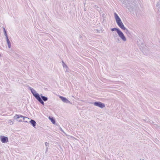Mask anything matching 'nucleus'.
Listing matches in <instances>:
<instances>
[{
  "label": "nucleus",
  "instance_id": "obj_24",
  "mask_svg": "<svg viewBox=\"0 0 160 160\" xmlns=\"http://www.w3.org/2000/svg\"><path fill=\"white\" fill-rule=\"evenodd\" d=\"M48 147H47L46 148V153L48 151Z\"/></svg>",
  "mask_w": 160,
  "mask_h": 160
},
{
  "label": "nucleus",
  "instance_id": "obj_21",
  "mask_svg": "<svg viewBox=\"0 0 160 160\" xmlns=\"http://www.w3.org/2000/svg\"><path fill=\"white\" fill-rule=\"evenodd\" d=\"M29 120H29H27L26 119H25V120H24V122H28V120Z\"/></svg>",
  "mask_w": 160,
  "mask_h": 160
},
{
  "label": "nucleus",
  "instance_id": "obj_6",
  "mask_svg": "<svg viewBox=\"0 0 160 160\" xmlns=\"http://www.w3.org/2000/svg\"><path fill=\"white\" fill-rule=\"evenodd\" d=\"M118 34L122 40L124 41H126L127 39L121 30L119 32Z\"/></svg>",
  "mask_w": 160,
  "mask_h": 160
},
{
  "label": "nucleus",
  "instance_id": "obj_7",
  "mask_svg": "<svg viewBox=\"0 0 160 160\" xmlns=\"http://www.w3.org/2000/svg\"><path fill=\"white\" fill-rule=\"evenodd\" d=\"M59 98L62 100L64 103H70V102L66 98L59 96Z\"/></svg>",
  "mask_w": 160,
  "mask_h": 160
},
{
  "label": "nucleus",
  "instance_id": "obj_8",
  "mask_svg": "<svg viewBox=\"0 0 160 160\" xmlns=\"http://www.w3.org/2000/svg\"><path fill=\"white\" fill-rule=\"evenodd\" d=\"M41 104L43 105H44V101L42 100L40 96L36 99Z\"/></svg>",
  "mask_w": 160,
  "mask_h": 160
},
{
  "label": "nucleus",
  "instance_id": "obj_4",
  "mask_svg": "<svg viewBox=\"0 0 160 160\" xmlns=\"http://www.w3.org/2000/svg\"><path fill=\"white\" fill-rule=\"evenodd\" d=\"M93 104L96 106H98L101 108H103L105 107V104L100 102H96L93 103Z\"/></svg>",
  "mask_w": 160,
  "mask_h": 160
},
{
  "label": "nucleus",
  "instance_id": "obj_25",
  "mask_svg": "<svg viewBox=\"0 0 160 160\" xmlns=\"http://www.w3.org/2000/svg\"><path fill=\"white\" fill-rule=\"evenodd\" d=\"M117 39L118 41H120V40L119 38H117Z\"/></svg>",
  "mask_w": 160,
  "mask_h": 160
},
{
  "label": "nucleus",
  "instance_id": "obj_23",
  "mask_svg": "<svg viewBox=\"0 0 160 160\" xmlns=\"http://www.w3.org/2000/svg\"><path fill=\"white\" fill-rule=\"evenodd\" d=\"M98 8V6H97L95 5L94 6V8Z\"/></svg>",
  "mask_w": 160,
  "mask_h": 160
},
{
  "label": "nucleus",
  "instance_id": "obj_30",
  "mask_svg": "<svg viewBox=\"0 0 160 160\" xmlns=\"http://www.w3.org/2000/svg\"><path fill=\"white\" fill-rule=\"evenodd\" d=\"M142 45H144V44L142 43Z\"/></svg>",
  "mask_w": 160,
  "mask_h": 160
},
{
  "label": "nucleus",
  "instance_id": "obj_29",
  "mask_svg": "<svg viewBox=\"0 0 160 160\" xmlns=\"http://www.w3.org/2000/svg\"><path fill=\"white\" fill-rule=\"evenodd\" d=\"M145 55H148V53H147L146 54H145Z\"/></svg>",
  "mask_w": 160,
  "mask_h": 160
},
{
  "label": "nucleus",
  "instance_id": "obj_9",
  "mask_svg": "<svg viewBox=\"0 0 160 160\" xmlns=\"http://www.w3.org/2000/svg\"><path fill=\"white\" fill-rule=\"evenodd\" d=\"M29 123H30V124L32 125V126L33 127H34V128L35 127L36 125V123L34 120H33V119H31L29 121Z\"/></svg>",
  "mask_w": 160,
  "mask_h": 160
},
{
  "label": "nucleus",
  "instance_id": "obj_17",
  "mask_svg": "<svg viewBox=\"0 0 160 160\" xmlns=\"http://www.w3.org/2000/svg\"><path fill=\"white\" fill-rule=\"evenodd\" d=\"M62 65L63 68H66V69L68 68L67 65L63 61H62Z\"/></svg>",
  "mask_w": 160,
  "mask_h": 160
},
{
  "label": "nucleus",
  "instance_id": "obj_12",
  "mask_svg": "<svg viewBox=\"0 0 160 160\" xmlns=\"http://www.w3.org/2000/svg\"><path fill=\"white\" fill-rule=\"evenodd\" d=\"M111 30L112 31V32L114 31H116L117 33H118L120 31L119 28H111Z\"/></svg>",
  "mask_w": 160,
  "mask_h": 160
},
{
  "label": "nucleus",
  "instance_id": "obj_16",
  "mask_svg": "<svg viewBox=\"0 0 160 160\" xmlns=\"http://www.w3.org/2000/svg\"><path fill=\"white\" fill-rule=\"evenodd\" d=\"M123 30L125 31V32L126 33L128 36L130 35V31L129 30H128L126 28V29H123Z\"/></svg>",
  "mask_w": 160,
  "mask_h": 160
},
{
  "label": "nucleus",
  "instance_id": "obj_26",
  "mask_svg": "<svg viewBox=\"0 0 160 160\" xmlns=\"http://www.w3.org/2000/svg\"><path fill=\"white\" fill-rule=\"evenodd\" d=\"M159 3V5H160V1L158 2V3H157V5Z\"/></svg>",
  "mask_w": 160,
  "mask_h": 160
},
{
  "label": "nucleus",
  "instance_id": "obj_27",
  "mask_svg": "<svg viewBox=\"0 0 160 160\" xmlns=\"http://www.w3.org/2000/svg\"><path fill=\"white\" fill-rule=\"evenodd\" d=\"M143 51H143V53H146V52H145V50H143Z\"/></svg>",
  "mask_w": 160,
  "mask_h": 160
},
{
  "label": "nucleus",
  "instance_id": "obj_15",
  "mask_svg": "<svg viewBox=\"0 0 160 160\" xmlns=\"http://www.w3.org/2000/svg\"><path fill=\"white\" fill-rule=\"evenodd\" d=\"M5 38H6V40L7 42V43L8 45V47L9 48H10V44L9 41V40L8 39V36H6V37H5Z\"/></svg>",
  "mask_w": 160,
  "mask_h": 160
},
{
  "label": "nucleus",
  "instance_id": "obj_14",
  "mask_svg": "<svg viewBox=\"0 0 160 160\" xmlns=\"http://www.w3.org/2000/svg\"><path fill=\"white\" fill-rule=\"evenodd\" d=\"M49 119L51 120V122L53 124H55V120L53 117L50 116L49 117Z\"/></svg>",
  "mask_w": 160,
  "mask_h": 160
},
{
  "label": "nucleus",
  "instance_id": "obj_22",
  "mask_svg": "<svg viewBox=\"0 0 160 160\" xmlns=\"http://www.w3.org/2000/svg\"><path fill=\"white\" fill-rule=\"evenodd\" d=\"M113 36L114 38H116L118 37V36L117 34L116 33L115 35H113Z\"/></svg>",
  "mask_w": 160,
  "mask_h": 160
},
{
  "label": "nucleus",
  "instance_id": "obj_10",
  "mask_svg": "<svg viewBox=\"0 0 160 160\" xmlns=\"http://www.w3.org/2000/svg\"><path fill=\"white\" fill-rule=\"evenodd\" d=\"M11 53L12 54V56L13 57L15 58H17L18 57H19V56L16 53H14L13 50H11Z\"/></svg>",
  "mask_w": 160,
  "mask_h": 160
},
{
  "label": "nucleus",
  "instance_id": "obj_3",
  "mask_svg": "<svg viewBox=\"0 0 160 160\" xmlns=\"http://www.w3.org/2000/svg\"><path fill=\"white\" fill-rule=\"evenodd\" d=\"M29 88L36 99L40 96V95L38 93H37L35 90L30 87H29Z\"/></svg>",
  "mask_w": 160,
  "mask_h": 160
},
{
  "label": "nucleus",
  "instance_id": "obj_19",
  "mask_svg": "<svg viewBox=\"0 0 160 160\" xmlns=\"http://www.w3.org/2000/svg\"><path fill=\"white\" fill-rule=\"evenodd\" d=\"M4 34L5 36V37H6V36H8L7 34V33H6V32L5 31V29L4 28Z\"/></svg>",
  "mask_w": 160,
  "mask_h": 160
},
{
  "label": "nucleus",
  "instance_id": "obj_1",
  "mask_svg": "<svg viewBox=\"0 0 160 160\" xmlns=\"http://www.w3.org/2000/svg\"><path fill=\"white\" fill-rule=\"evenodd\" d=\"M114 15L117 23L118 26L123 30V29H126V28L124 27L120 18L117 14L116 12H114Z\"/></svg>",
  "mask_w": 160,
  "mask_h": 160
},
{
  "label": "nucleus",
  "instance_id": "obj_13",
  "mask_svg": "<svg viewBox=\"0 0 160 160\" xmlns=\"http://www.w3.org/2000/svg\"><path fill=\"white\" fill-rule=\"evenodd\" d=\"M150 123L152 125V126L153 127H154L156 128H157V127H158V126L155 123L152 121H151L150 122Z\"/></svg>",
  "mask_w": 160,
  "mask_h": 160
},
{
  "label": "nucleus",
  "instance_id": "obj_18",
  "mask_svg": "<svg viewBox=\"0 0 160 160\" xmlns=\"http://www.w3.org/2000/svg\"><path fill=\"white\" fill-rule=\"evenodd\" d=\"M157 7L158 8L159 14L160 15V5L159 4V3L157 5Z\"/></svg>",
  "mask_w": 160,
  "mask_h": 160
},
{
  "label": "nucleus",
  "instance_id": "obj_11",
  "mask_svg": "<svg viewBox=\"0 0 160 160\" xmlns=\"http://www.w3.org/2000/svg\"><path fill=\"white\" fill-rule=\"evenodd\" d=\"M40 97L43 101L46 102L48 99V98L47 97L43 96L42 94L40 95Z\"/></svg>",
  "mask_w": 160,
  "mask_h": 160
},
{
  "label": "nucleus",
  "instance_id": "obj_20",
  "mask_svg": "<svg viewBox=\"0 0 160 160\" xmlns=\"http://www.w3.org/2000/svg\"><path fill=\"white\" fill-rule=\"evenodd\" d=\"M45 146L47 147L48 146H49V143L48 142H45Z\"/></svg>",
  "mask_w": 160,
  "mask_h": 160
},
{
  "label": "nucleus",
  "instance_id": "obj_5",
  "mask_svg": "<svg viewBox=\"0 0 160 160\" xmlns=\"http://www.w3.org/2000/svg\"><path fill=\"white\" fill-rule=\"evenodd\" d=\"M0 139L1 142L2 143H7L8 142V138L3 136H0Z\"/></svg>",
  "mask_w": 160,
  "mask_h": 160
},
{
  "label": "nucleus",
  "instance_id": "obj_28",
  "mask_svg": "<svg viewBox=\"0 0 160 160\" xmlns=\"http://www.w3.org/2000/svg\"><path fill=\"white\" fill-rule=\"evenodd\" d=\"M12 122V124H13V122H12L11 121V122H10L11 123Z\"/></svg>",
  "mask_w": 160,
  "mask_h": 160
},
{
  "label": "nucleus",
  "instance_id": "obj_2",
  "mask_svg": "<svg viewBox=\"0 0 160 160\" xmlns=\"http://www.w3.org/2000/svg\"><path fill=\"white\" fill-rule=\"evenodd\" d=\"M23 118V120H24L25 119H26L27 120H29V118H27V117H24L21 115H18L16 114L15 116L14 117V119L17 120V121L19 122H20L22 121V119H19V118Z\"/></svg>",
  "mask_w": 160,
  "mask_h": 160
}]
</instances>
